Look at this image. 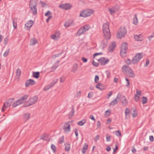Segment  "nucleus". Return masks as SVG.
<instances>
[{"mask_svg":"<svg viewBox=\"0 0 154 154\" xmlns=\"http://www.w3.org/2000/svg\"><path fill=\"white\" fill-rule=\"evenodd\" d=\"M140 97L139 96H137V95H135V96H134V100L135 101L137 102L139 100V98Z\"/></svg>","mask_w":154,"mask_h":154,"instance_id":"nucleus-55","label":"nucleus"},{"mask_svg":"<svg viewBox=\"0 0 154 154\" xmlns=\"http://www.w3.org/2000/svg\"><path fill=\"white\" fill-rule=\"evenodd\" d=\"M8 41V37L7 36L5 38V39H4V43L5 45L7 44Z\"/></svg>","mask_w":154,"mask_h":154,"instance_id":"nucleus-48","label":"nucleus"},{"mask_svg":"<svg viewBox=\"0 0 154 154\" xmlns=\"http://www.w3.org/2000/svg\"><path fill=\"white\" fill-rule=\"evenodd\" d=\"M149 63V60L147 59L146 60V63L144 65L145 67H147L148 66V64Z\"/></svg>","mask_w":154,"mask_h":154,"instance_id":"nucleus-61","label":"nucleus"},{"mask_svg":"<svg viewBox=\"0 0 154 154\" xmlns=\"http://www.w3.org/2000/svg\"><path fill=\"white\" fill-rule=\"evenodd\" d=\"M131 152L133 153H134L136 152V149L134 146L131 148Z\"/></svg>","mask_w":154,"mask_h":154,"instance_id":"nucleus-60","label":"nucleus"},{"mask_svg":"<svg viewBox=\"0 0 154 154\" xmlns=\"http://www.w3.org/2000/svg\"><path fill=\"white\" fill-rule=\"evenodd\" d=\"M9 51L10 49H8L3 54L4 57H7L8 55Z\"/></svg>","mask_w":154,"mask_h":154,"instance_id":"nucleus-43","label":"nucleus"},{"mask_svg":"<svg viewBox=\"0 0 154 154\" xmlns=\"http://www.w3.org/2000/svg\"><path fill=\"white\" fill-rule=\"evenodd\" d=\"M70 145H66L65 149L66 151H69L70 150Z\"/></svg>","mask_w":154,"mask_h":154,"instance_id":"nucleus-53","label":"nucleus"},{"mask_svg":"<svg viewBox=\"0 0 154 154\" xmlns=\"http://www.w3.org/2000/svg\"><path fill=\"white\" fill-rule=\"evenodd\" d=\"M122 100H123L122 101V104L124 106H126L128 104V101L125 96H123L122 97Z\"/></svg>","mask_w":154,"mask_h":154,"instance_id":"nucleus-26","label":"nucleus"},{"mask_svg":"<svg viewBox=\"0 0 154 154\" xmlns=\"http://www.w3.org/2000/svg\"><path fill=\"white\" fill-rule=\"evenodd\" d=\"M106 76L108 78H109L110 76V73L108 71H106Z\"/></svg>","mask_w":154,"mask_h":154,"instance_id":"nucleus-54","label":"nucleus"},{"mask_svg":"<svg viewBox=\"0 0 154 154\" xmlns=\"http://www.w3.org/2000/svg\"><path fill=\"white\" fill-rule=\"evenodd\" d=\"M59 65L58 64H56V63L53 65V66L51 67V72L54 71L59 66Z\"/></svg>","mask_w":154,"mask_h":154,"instance_id":"nucleus-32","label":"nucleus"},{"mask_svg":"<svg viewBox=\"0 0 154 154\" xmlns=\"http://www.w3.org/2000/svg\"><path fill=\"white\" fill-rule=\"evenodd\" d=\"M88 148V145H85V146L83 147V148L82 150V154H85L86 153Z\"/></svg>","mask_w":154,"mask_h":154,"instance_id":"nucleus-38","label":"nucleus"},{"mask_svg":"<svg viewBox=\"0 0 154 154\" xmlns=\"http://www.w3.org/2000/svg\"><path fill=\"white\" fill-rule=\"evenodd\" d=\"M103 32L104 37L106 39H109L111 36L109 27V23L107 22L104 23L103 26Z\"/></svg>","mask_w":154,"mask_h":154,"instance_id":"nucleus-1","label":"nucleus"},{"mask_svg":"<svg viewBox=\"0 0 154 154\" xmlns=\"http://www.w3.org/2000/svg\"><path fill=\"white\" fill-rule=\"evenodd\" d=\"M126 63L128 65H130L131 64V61L129 59H128L126 61Z\"/></svg>","mask_w":154,"mask_h":154,"instance_id":"nucleus-64","label":"nucleus"},{"mask_svg":"<svg viewBox=\"0 0 154 154\" xmlns=\"http://www.w3.org/2000/svg\"><path fill=\"white\" fill-rule=\"evenodd\" d=\"M51 149L53 150V152L54 153L56 152V148L55 145H51Z\"/></svg>","mask_w":154,"mask_h":154,"instance_id":"nucleus-45","label":"nucleus"},{"mask_svg":"<svg viewBox=\"0 0 154 154\" xmlns=\"http://www.w3.org/2000/svg\"><path fill=\"white\" fill-rule=\"evenodd\" d=\"M93 65L96 67H97L99 66V63L95 62L94 61H93L92 63Z\"/></svg>","mask_w":154,"mask_h":154,"instance_id":"nucleus-58","label":"nucleus"},{"mask_svg":"<svg viewBox=\"0 0 154 154\" xmlns=\"http://www.w3.org/2000/svg\"><path fill=\"white\" fill-rule=\"evenodd\" d=\"M83 29L85 32L88 31L90 28V26L88 25H85L84 26L81 27Z\"/></svg>","mask_w":154,"mask_h":154,"instance_id":"nucleus-28","label":"nucleus"},{"mask_svg":"<svg viewBox=\"0 0 154 154\" xmlns=\"http://www.w3.org/2000/svg\"><path fill=\"white\" fill-rule=\"evenodd\" d=\"M78 68V65L77 63H75L73 65L72 71L73 72H75L77 69Z\"/></svg>","mask_w":154,"mask_h":154,"instance_id":"nucleus-34","label":"nucleus"},{"mask_svg":"<svg viewBox=\"0 0 154 154\" xmlns=\"http://www.w3.org/2000/svg\"><path fill=\"white\" fill-rule=\"evenodd\" d=\"M37 7H29L30 8L31 10L32 11V14L34 15H36L37 13V9L36 8Z\"/></svg>","mask_w":154,"mask_h":154,"instance_id":"nucleus-27","label":"nucleus"},{"mask_svg":"<svg viewBox=\"0 0 154 154\" xmlns=\"http://www.w3.org/2000/svg\"><path fill=\"white\" fill-rule=\"evenodd\" d=\"M14 100V99L11 98L7 100L5 103L2 108V111L4 112L5 111V109L11 105V103Z\"/></svg>","mask_w":154,"mask_h":154,"instance_id":"nucleus-8","label":"nucleus"},{"mask_svg":"<svg viewBox=\"0 0 154 154\" xmlns=\"http://www.w3.org/2000/svg\"><path fill=\"white\" fill-rule=\"evenodd\" d=\"M131 68L128 66L124 65L122 68V72L124 73L127 74L130 70Z\"/></svg>","mask_w":154,"mask_h":154,"instance_id":"nucleus-15","label":"nucleus"},{"mask_svg":"<svg viewBox=\"0 0 154 154\" xmlns=\"http://www.w3.org/2000/svg\"><path fill=\"white\" fill-rule=\"evenodd\" d=\"M141 35H134V38L135 40L138 41H143V39L142 38H140Z\"/></svg>","mask_w":154,"mask_h":154,"instance_id":"nucleus-30","label":"nucleus"},{"mask_svg":"<svg viewBox=\"0 0 154 154\" xmlns=\"http://www.w3.org/2000/svg\"><path fill=\"white\" fill-rule=\"evenodd\" d=\"M38 99V97L36 96H34L33 97L29 98L26 104L24 105V107H27L32 105L37 101Z\"/></svg>","mask_w":154,"mask_h":154,"instance_id":"nucleus-4","label":"nucleus"},{"mask_svg":"<svg viewBox=\"0 0 154 154\" xmlns=\"http://www.w3.org/2000/svg\"><path fill=\"white\" fill-rule=\"evenodd\" d=\"M115 133L116 135L118 136H120L121 135L120 131L119 130L116 131Z\"/></svg>","mask_w":154,"mask_h":154,"instance_id":"nucleus-62","label":"nucleus"},{"mask_svg":"<svg viewBox=\"0 0 154 154\" xmlns=\"http://www.w3.org/2000/svg\"><path fill=\"white\" fill-rule=\"evenodd\" d=\"M109 11L110 12V14L112 15L116 12V10L114 8L109 9Z\"/></svg>","mask_w":154,"mask_h":154,"instance_id":"nucleus-42","label":"nucleus"},{"mask_svg":"<svg viewBox=\"0 0 154 154\" xmlns=\"http://www.w3.org/2000/svg\"><path fill=\"white\" fill-rule=\"evenodd\" d=\"M69 122H68L65 123L63 127L64 131L66 133L69 132L70 131V125L69 124Z\"/></svg>","mask_w":154,"mask_h":154,"instance_id":"nucleus-12","label":"nucleus"},{"mask_svg":"<svg viewBox=\"0 0 154 154\" xmlns=\"http://www.w3.org/2000/svg\"><path fill=\"white\" fill-rule=\"evenodd\" d=\"M40 138L41 140H45L47 142H51L52 141V139L49 138V135L46 133H44L40 137Z\"/></svg>","mask_w":154,"mask_h":154,"instance_id":"nucleus-10","label":"nucleus"},{"mask_svg":"<svg viewBox=\"0 0 154 154\" xmlns=\"http://www.w3.org/2000/svg\"><path fill=\"white\" fill-rule=\"evenodd\" d=\"M130 113L129 109L128 108H126L125 111V118H128L129 117V114Z\"/></svg>","mask_w":154,"mask_h":154,"instance_id":"nucleus-31","label":"nucleus"},{"mask_svg":"<svg viewBox=\"0 0 154 154\" xmlns=\"http://www.w3.org/2000/svg\"><path fill=\"white\" fill-rule=\"evenodd\" d=\"M100 64L102 66L105 65L109 61V60L106 59L104 57H101L97 60Z\"/></svg>","mask_w":154,"mask_h":154,"instance_id":"nucleus-9","label":"nucleus"},{"mask_svg":"<svg viewBox=\"0 0 154 154\" xmlns=\"http://www.w3.org/2000/svg\"><path fill=\"white\" fill-rule=\"evenodd\" d=\"M107 45V39H104L102 41L100 45V47L103 49L106 48Z\"/></svg>","mask_w":154,"mask_h":154,"instance_id":"nucleus-20","label":"nucleus"},{"mask_svg":"<svg viewBox=\"0 0 154 154\" xmlns=\"http://www.w3.org/2000/svg\"><path fill=\"white\" fill-rule=\"evenodd\" d=\"M12 23L14 29L17 28V20L16 19L14 18L12 19Z\"/></svg>","mask_w":154,"mask_h":154,"instance_id":"nucleus-39","label":"nucleus"},{"mask_svg":"<svg viewBox=\"0 0 154 154\" xmlns=\"http://www.w3.org/2000/svg\"><path fill=\"white\" fill-rule=\"evenodd\" d=\"M74 24L72 20H69L68 21L66 22L64 24V26L66 27H68L70 26L74 25Z\"/></svg>","mask_w":154,"mask_h":154,"instance_id":"nucleus-18","label":"nucleus"},{"mask_svg":"<svg viewBox=\"0 0 154 154\" xmlns=\"http://www.w3.org/2000/svg\"><path fill=\"white\" fill-rule=\"evenodd\" d=\"M40 3L41 5V6L42 7H44L46 5V4L44 2H43L42 1H40Z\"/></svg>","mask_w":154,"mask_h":154,"instance_id":"nucleus-63","label":"nucleus"},{"mask_svg":"<svg viewBox=\"0 0 154 154\" xmlns=\"http://www.w3.org/2000/svg\"><path fill=\"white\" fill-rule=\"evenodd\" d=\"M128 50V44L126 42L123 43L121 48L120 54L121 57H124L126 56Z\"/></svg>","mask_w":154,"mask_h":154,"instance_id":"nucleus-3","label":"nucleus"},{"mask_svg":"<svg viewBox=\"0 0 154 154\" xmlns=\"http://www.w3.org/2000/svg\"><path fill=\"white\" fill-rule=\"evenodd\" d=\"M103 54V53L102 52H100V53H96L94 54L93 55V58H94L95 56H97L98 55H101Z\"/></svg>","mask_w":154,"mask_h":154,"instance_id":"nucleus-50","label":"nucleus"},{"mask_svg":"<svg viewBox=\"0 0 154 154\" xmlns=\"http://www.w3.org/2000/svg\"><path fill=\"white\" fill-rule=\"evenodd\" d=\"M85 32L84 31L83 29L81 27L78 31L76 33V36H80L82 34L85 33Z\"/></svg>","mask_w":154,"mask_h":154,"instance_id":"nucleus-24","label":"nucleus"},{"mask_svg":"<svg viewBox=\"0 0 154 154\" xmlns=\"http://www.w3.org/2000/svg\"><path fill=\"white\" fill-rule=\"evenodd\" d=\"M127 74V75L130 78H133L135 76V74L131 69L129 71Z\"/></svg>","mask_w":154,"mask_h":154,"instance_id":"nucleus-22","label":"nucleus"},{"mask_svg":"<svg viewBox=\"0 0 154 154\" xmlns=\"http://www.w3.org/2000/svg\"><path fill=\"white\" fill-rule=\"evenodd\" d=\"M64 140V136H62L60 137V138L59 141L60 143H62L63 142Z\"/></svg>","mask_w":154,"mask_h":154,"instance_id":"nucleus-47","label":"nucleus"},{"mask_svg":"<svg viewBox=\"0 0 154 154\" xmlns=\"http://www.w3.org/2000/svg\"><path fill=\"white\" fill-rule=\"evenodd\" d=\"M38 41L37 39L35 38H33L31 39L30 42V45H34L37 44Z\"/></svg>","mask_w":154,"mask_h":154,"instance_id":"nucleus-23","label":"nucleus"},{"mask_svg":"<svg viewBox=\"0 0 154 154\" xmlns=\"http://www.w3.org/2000/svg\"><path fill=\"white\" fill-rule=\"evenodd\" d=\"M93 13V10L88 9L82 11L80 13V16L84 17H85L90 16Z\"/></svg>","mask_w":154,"mask_h":154,"instance_id":"nucleus-5","label":"nucleus"},{"mask_svg":"<svg viewBox=\"0 0 154 154\" xmlns=\"http://www.w3.org/2000/svg\"><path fill=\"white\" fill-rule=\"evenodd\" d=\"M60 38L59 35L57 36L55 34H54L51 36V38L55 40H57L58 39Z\"/></svg>","mask_w":154,"mask_h":154,"instance_id":"nucleus-41","label":"nucleus"},{"mask_svg":"<svg viewBox=\"0 0 154 154\" xmlns=\"http://www.w3.org/2000/svg\"><path fill=\"white\" fill-rule=\"evenodd\" d=\"M102 84L100 83H98L96 86V88L100 90H102L103 89L102 87Z\"/></svg>","mask_w":154,"mask_h":154,"instance_id":"nucleus-36","label":"nucleus"},{"mask_svg":"<svg viewBox=\"0 0 154 154\" xmlns=\"http://www.w3.org/2000/svg\"><path fill=\"white\" fill-rule=\"evenodd\" d=\"M35 84V82L32 79L27 80L25 83V86L27 87L29 85H34Z\"/></svg>","mask_w":154,"mask_h":154,"instance_id":"nucleus-14","label":"nucleus"},{"mask_svg":"<svg viewBox=\"0 0 154 154\" xmlns=\"http://www.w3.org/2000/svg\"><path fill=\"white\" fill-rule=\"evenodd\" d=\"M28 97V95H25L20 97L19 99L14 102L12 104L13 106L14 107H16L17 106L23 103Z\"/></svg>","mask_w":154,"mask_h":154,"instance_id":"nucleus-2","label":"nucleus"},{"mask_svg":"<svg viewBox=\"0 0 154 154\" xmlns=\"http://www.w3.org/2000/svg\"><path fill=\"white\" fill-rule=\"evenodd\" d=\"M116 47V43L115 42H112L111 44L109 46V52H112Z\"/></svg>","mask_w":154,"mask_h":154,"instance_id":"nucleus-21","label":"nucleus"},{"mask_svg":"<svg viewBox=\"0 0 154 154\" xmlns=\"http://www.w3.org/2000/svg\"><path fill=\"white\" fill-rule=\"evenodd\" d=\"M125 80L127 81V84L126 85L127 87H128L129 86L130 83L129 80L126 77H125Z\"/></svg>","mask_w":154,"mask_h":154,"instance_id":"nucleus-51","label":"nucleus"},{"mask_svg":"<svg viewBox=\"0 0 154 154\" xmlns=\"http://www.w3.org/2000/svg\"><path fill=\"white\" fill-rule=\"evenodd\" d=\"M147 101V98L145 97H142V102L143 104H145Z\"/></svg>","mask_w":154,"mask_h":154,"instance_id":"nucleus-44","label":"nucleus"},{"mask_svg":"<svg viewBox=\"0 0 154 154\" xmlns=\"http://www.w3.org/2000/svg\"><path fill=\"white\" fill-rule=\"evenodd\" d=\"M58 79H56V81L54 80L49 85L45 86L44 88V90L45 91H47L50 89L51 87L53 86L57 82Z\"/></svg>","mask_w":154,"mask_h":154,"instance_id":"nucleus-13","label":"nucleus"},{"mask_svg":"<svg viewBox=\"0 0 154 154\" xmlns=\"http://www.w3.org/2000/svg\"><path fill=\"white\" fill-rule=\"evenodd\" d=\"M117 98H119V97L118 96L116 97L113 101H112L110 104V105L114 106L115 105L117 104L118 103V101L117 100Z\"/></svg>","mask_w":154,"mask_h":154,"instance_id":"nucleus-29","label":"nucleus"},{"mask_svg":"<svg viewBox=\"0 0 154 154\" xmlns=\"http://www.w3.org/2000/svg\"><path fill=\"white\" fill-rule=\"evenodd\" d=\"M141 92L138 89L136 90V94L135 95H137L138 96H141Z\"/></svg>","mask_w":154,"mask_h":154,"instance_id":"nucleus-46","label":"nucleus"},{"mask_svg":"<svg viewBox=\"0 0 154 154\" xmlns=\"http://www.w3.org/2000/svg\"><path fill=\"white\" fill-rule=\"evenodd\" d=\"M72 109L68 115L69 118L70 119L72 118L75 112V110L74 107L72 106Z\"/></svg>","mask_w":154,"mask_h":154,"instance_id":"nucleus-25","label":"nucleus"},{"mask_svg":"<svg viewBox=\"0 0 154 154\" xmlns=\"http://www.w3.org/2000/svg\"><path fill=\"white\" fill-rule=\"evenodd\" d=\"M143 57L141 53H137L132 60L131 62L133 64H135L139 62Z\"/></svg>","mask_w":154,"mask_h":154,"instance_id":"nucleus-7","label":"nucleus"},{"mask_svg":"<svg viewBox=\"0 0 154 154\" xmlns=\"http://www.w3.org/2000/svg\"><path fill=\"white\" fill-rule=\"evenodd\" d=\"M21 74V70L19 69H17L16 71V75L15 80L18 81L20 79V77Z\"/></svg>","mask_w":154,"mask_h":154,"instance_id":"nucleus-16","label":"nucleus"},{"mask_svg":"<svg viewBox=\"0 0 154 154\" xmlns=\"http://www.w3.org/2000/svg\"><path fill=\"white\" fill-rule=\"evenodd\" d=\"M38 0H30L29 3V7H37Z\"/></svg>","mask_w":154,"mask_h":154,"instance_id":"nucleus-17","label":"nucleus"},{"mask_svg":"<svg viewBox=\"0 0 154 154\" xmlns=\"http://www.w3.org/2000/svg\"><path fill=\"white\" fill-rule=\"evenodd\" d=\"M86 122V121L85 119H83L80 121L78 123V124L80 126L83 125Z\"/></svg>","mask_w":154,"mask_h":154,"instance_id":"nucleus-40","label":"nucleus"},{"mask_svg":"<svg viewBox=\"0 0 154 154\" xmlns=\"http://www.w3.org/2000/svg\"><path fill=\"white\" fill-rule=\"evenodd\" d=\"M33 24V21L32 20L28 21L27 23L25 24V27L27 28L28 29L30 28Z\"/></svg>","mask_w":154,"mask_h":154,"instance_id":"nucleus-19","label":"nucleus"},{"mask_svg":"<svg viewBox=\"0 0 154 154\" xmlns=\"http://www.w3.org/2000/svg\"><path fill=\"white\" fill-rule=\"evenodd\" d=\"M133 112L134 113L132 114V117L133 118H135L137 116V114L136 112V110H134Z\"/></svg>","mask_w":154,"mask_h":154,"instance_id":"nucleus-57","label":"nucleus"},{"mask_svg":"<svg viewBox=\"0 0 154 154\" xmlns=\"http://www.w3.org/2000/svg\"><path fill=\"white\" fill-rule=\"evenodd\" d=\"M99 77L97 75H96L95 76V79H94V81L96 83H98L99 81Z\"/></svg>","mask_w":154,"mask_h":154,"instance_id":"nucleus-52","label":"nucleus"},{"mask_svg":"<svg viewBox=\"0 0 154 154\" xmlns=\"http://www.w3.org/2000/svg\"><path fill=\"white\" fill-rule=\"evenodd\" d=\"M30 114L29 113H27L25 114L23 116L24 120L25 121L28 120L30 117Z\"/></svg>","mask_w":154,"mask_h":154,"instance_id":"nucleus-33","label":"nucleus"},{"mask_svg":"<svg viewBox=\"0 0 154 154\" xmlns=\"http://www.w3.org/2000/svg\"><path fill=\"white\" fill-rule=\"evenodd\" d=\"M93 96V93L92 92H91L88 93V97L90 98L92 97Z\"/></svg>","mask_w":154,"mask_h":154,"instance_id":"nucleus-56","label":"nucleus"},{"mask_svg":"<svg viewBox=\"0 0 154 154\" xmlns=\"http://www.w3.org/2000/svg\"><path fill=\"white\" fill-rule=\"evenodd\" d=\"M50 15H52V13L49 11H48L45 14V16L47 17Z\"/></svg>","mask_w":154,"mask_h":154,"instance_id":"nucleus-49","label":"nucleus"},{"mask_svg":"<svg viewBox=\"0 0 154 154\" xmlns=\"http://www.w3.org/2000/svg\"><path fill=\"white\" fill-rule=\"evenodd\" d=\"M33 76L36 79H38L40 73L39 72H34L33 73Z\"/></svg>","mask_w":154,"mask_h":154,"instance_id":"nucleus-35","label":"nucleus"},{"mask_svg":"<svg viewBox=\"0 0 154 154\" xmlns=\"http://www.w3.org/2000/svg\"><path fill=\"white\" fill-rule=\"evenodd\" d=\"M127 33V30L124 27H121L117 35V37L119 38H121L124 36Z\"/></svg>","mask_w":154,"mask_h":154,"instance_id":"nucleus-6","label":"nucleus"},{"mask_svg":"<svg viewBox=\"0 0 154 154\" xmlns=\"http://www.w3.org/2000/svg\"><path fill=\"white\" fill-rule=\"evenodd\" d=\"M135 17L133 18V23L135 25H137L138 23V21L137 17V14H135Z\"/></svg>","mask_w":154,"mask_h":154,"instance_id":"nucleus-37","label":"nucleus"},{"mask_svg":"<svg viewBox=\"0 0 154 154\" xmlns=\"http://www.w3.org/2000/svg\"><path fill=\"white\" fill-rule=\"evenodd\" d=\"M59 7L62 9L68 10L70 9L72 7V6L69 4L65 3L59 5Z\"/></svg>","mask_w":154,"mask_h":154,"instance_id":"nucleus-11","label":"nucleus"},{"mask_svg":"<svg viewBox=\"0 0 154 154\" xmlns=\"http://www.w3.org/2000/svg\"><path fill=\"white\" fill-rule=\"evenodd\" d=\"M111 137L108 134H107L106 136V140L107 141H109L110 140Z\"/></svg>","mask_w":154,"mask_h":154,"instance_id":"nucleus-59","label":"nucleus"}]
</instances>
